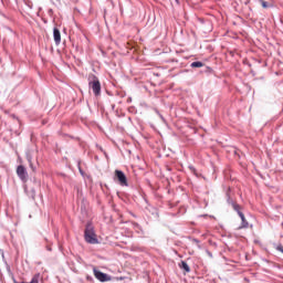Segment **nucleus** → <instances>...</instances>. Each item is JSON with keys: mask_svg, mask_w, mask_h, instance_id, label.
<instances>
[{"mask_svg": "<svg viewBox=\"0 0 283 283\" xmlns=\"http://www.w3.org/2000/svg\"><path fill=\"white\" fill-rule=\"evenodd\" d=\"M88 87L93 90L95 96H101V81L96 75H88Z\"/></svg>", "mask_w": 283, "mask_h": 283, "instance_id": "obj_1", "label": "nucleus"}, {"mask_svg": "<svg viewBox=\"0 0 283 283\" xmlns=\"http://www.w3.org/2000/svg\"><path fill=\"white\" fill-rule=\"evenodd\" d=\"M84 238L88 244H96V242H98L96 234L94 233V229H92L90 226H87L85 229Z\"/></svg>", "mask_w": 283, "mask_h": 283, "instance_id": "obj_2", "label": "nucleus"}, {"mask_svg": "<svg viewBox=\"0 0 283 283\" xmlns=\"http://www.w3.org/2000/svg\"><path fill=\"white\" fill-rule=\"evenodd\" d=\"M115 180H117L120 187H128L129 185L127 182V176H125V172H123V170H115Z\"/></svg>", "mask_w": 283, "mask_h": 283, "instance_id": "obj_3", "label": "nucleus"}, {"mask_svg": "<svg viewBox=\"0 0 283 283\" xmlns=\"http://www.w3.org/2000/svg\"><path fill=\"white\" fill-rule=\"evenodd\" d=\"M93 273L96 280H98L99 282H109L111 280L109 275L101 272L99 270H96V268L93 269Z\"/></svg>", "mask_w": 283, "mask_h": 283, "instance_id": "obj_4", "label": "nucleus"}, {"mask_svg": "<svg viewBox=\"0 0 283 283\" xmlns=\"http://www.w3.org/2000/svg\"><path fill=\"white\" fill-rule=\"evenodd\" d=\"M17 175L22 182H28V170L23 166H18L17 168Z\"/></svg>", "mask_w": 283, "mask_h": 283, "instance_id": "obj_5", "label": "nucleus"}, {"mask_svg": "<svg viewBox=\"0 0 283 283\" xmlns=\"http://www.w3.org/2000/svg\"><path fill=\"white\" fill-rule=\"evenodd\" d=\"M53 39L56 45L61 44V31L57 28L53 29Z\"/></svg>", "mask_w": 283, "mask_h": 283, "instance_id": "obj_6", "label": "nucleus"}, {"mask_svg": "<svg viewBox=\"0 0 283 283\" xmlns=\"http://www.w3.org/2000/svg\"><path fill=\"white\" fill-rule=\"evenodd\" d=\"M239 217L241 218V227L239 229H247L249 227V222L247 221V218H244V213L239 212Z\"/></svg>", "mask_w": 283, "mask_h": 283, "instance_id": "obj_7", "label": "nucleus"}, {"mask_svg": "<svg viewBox=\"0 0 283 283\" xmlns=\"http://www.w3.org/2000/svg\"><path fill=\"white\" fill-rule=\"evenodd\" d=\"M179 269L185 270V273H190L191 272V268H189V264H187V262L181 261L179 263Z\"/></svg>", "mask_w": 283, "mask_h": 283, "instance_id": "obj_8", "label": "nucleus"}, {"mask_svg": "<svg viewBox=\"0 0 283 283\" xmlns=\"http://www.w3.org/2000/svg\"><path fill=\"white\" fill-rule=\"evenodd\" d=\"M39 277H40V274H35V275H33L31 282H17V281H14V283H39Z\"/></svg>", "mask_w": 283, "mask_h": 283, "instance_id": "obj_9", "label": "nucleus"}, {"mask_svg": "<svg viewBox=\"0 0 283 283\" xmlns=\"http://www.w3.org/2000/svg\"><path fill=\"white\" fill-rule=\"evenodd\" d=\"M232 207H233L234 211H237L238 216H240V213H242V208L240 207V205L233 203Z\"/></svg>", "mask_w": 283, "mask_h": 283, "instance_id": "obj_10", "label": "nucleus"}, {"mask_svg": "<svg viewBox=\"0 0 283 283\" xmlns=\"http://www.w3.org/2000/svg\"><path fill=\"white\" fill-rule=\"evenodd\" d=\"M191 67H205V63H202V62H192Z\"/></svg>", "mask_w": 283, "mask_h": 283, "instance_id": "obj_11", "label": "nucleus"}, {"mask_svg": "<svg viewBox=\"0 0 283 283\" xmlns=\"http://www.w3.org/2000/svg\"><path fill=\"white\" fill-rule=\"evenodd\" d=\"M262 8H269V4L264 0H260Z\"/></svg>", "mask_w": 283, "mask_h": 283, "instance_id": "obj_12", "label": "nucleus"}, {"mask_svg": "<svg viewBox=\"0 0 283 283\" xmlns=\"http://www.w3.org/2000/svg\"><path fill=\"white\" fill-rule=\"evenodd\" d=\"M277 251H280L281 253H283V247H282V245H279V247H277Z\"/></svg>", "mask_w": 283, "mask_h": 283, "instance_id": "obj_13", "label": "nucleus"}]
</instances>
